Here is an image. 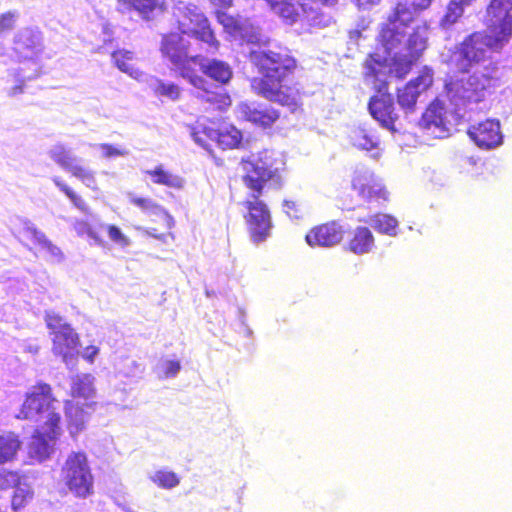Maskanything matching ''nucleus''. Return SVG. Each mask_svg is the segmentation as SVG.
<instances>
[{"label":"nucleus","instance_id":"5701e85b","mask_svg":"<svg viewBox=\"0 0 512 512\" xmlns=\"http://www.w3.org/2000/svg\"><path fill=\"white\" fill-rule=\"evenodd\" d=\"M24 231L27 236L47 253V259L53 263H60L64 260V254L61 249L54 245L46 235L38 230L32 222H25Z\"/></svg>","mask_w":512,"mask_h":512},{"label":"nucleus","instance_id":"39448f33","mask_svg":"<svg viewBox=\"0 0 512 512\" xmlns=\"http://www.w3.org/2000/svg\"><path fill=\"white\" fill-rule=\"evenodd\" d=\"M249 59L262 77L253 78L252 90L259 96L294 111L298 106V90L292 86L296 60L285 47L259 46L249 50Z\"/></svg>","mask_w":512,"mask_h":512},{"label":"nucleus","instance_id":"ea45409f","mask_svg":"<svg viewBox=\"0 0 512 512\" xmlns=\"http://www.w3.org/2000/svg\"><path fill=\"white\" fill-rule=\"evenodd\" d=\"M107 232L109 238L116 244L122 247H126L130 244L128 237L122 233L119 227L115 225H108Z\"/></svg>","mask_w":512,"mask_h":512},{"label":"nucleus","instance_id":"412c9836","mask_svg":"<svg viewBox=\"0 0 512 512\" xmlns=\"http://www.w3.org/2000/svg\"><path fill=\"white\" fill-rule=\"evenodd\" d=\"M343 238V230L336 222H330L311 229L306 237V243L311 247H331Z\"/></svg>","mask_w":512,"mask_h":512},{"label":"nucleus","instance_id":"b1692460","mask_svg":"<svg viewBox=\"0 0 512 512\" xmlns=\"http://www.w3.org/2000/svg\"><path fill=\"white\" fill-rule=\"evenodd\" d=\"M147 85L154 95L161 99L177 101L182 93V89L178 84L154 76L147 79Z\"/></svg>","mask_w":512,"mask_h":512},{"label":"nucleus","instance_id":"1a4fd4ad","mask_svg":"<svg viewBox=\"0 0 512 512\" xmlns=\"http://www.w3.org/2000/svg\"><path fill=\"white\" fill-rule=\"evenodd\" d=\"M48 156L64 171L79 179L86 187L91 189L96 187L94 171L84 166L83 159L76 156L63 144L53 145L48 151Z\"/></svg>","mask_w":512,"mask_h":512},{"label":"nucleus","instance_id":"bb28decb","mask_svg":"<svg viewBox=\"0 0 512 512\" xmlns=\"http://www.w3.org/2000/svg\"><path fill=\"white\" fill-rule=\"evenodd\" d=\"M144 173L151 177L153 183L169 188L181 189L185 183L182 177L165 170L162 164L154 169L145 170Z\"/></svg>","mask_w":512,"mask_h":512},{"label":"nucleus","instance_id":"f03ea898","mask_svg":"<svg viewBox=\"0 0 512 512\" xmlns=\"http://www.w3.org/2000/svg\"><path fill=\"white\" fill-rule=\"evenodd\" d=\"M487 31L474 32L460 43L454 63L468 77L446 84L447 97L457 117H464L471 105L483 101L491 89L498 87L505 70L491 54L502 48L512 36V0H491L484 18Z\"/></svg>","mask_w":512,"mask_h":512},{"label":"nucleus","instance_id":"6ab92c4d","mask_svg":"<svg viewBox=\"0 0 512 512\" xmlns=\"http://www.w3.org/2000/svg\"><path fill=\"white\" fill-rule=\"evenodd\" d=\"M239 111L247 121L264 128L270 127L279 118V112L265 103H241Z\"/></svg>","mask_w":512,"mask_h":512},{"label":"nucleus","instance_id":"f3484780","mask_svg":"<svg viewBox=\"0 0 512 512\" xmlns=\"http://www.w3.org/2000/svg\"><path fill=\"white\" fill-rule=\"evenodd\" d=\"M52 425H38L28 447V454L31 459L42 462L50 457L56 439L60 435V425H56L52 435Z\"/></svg>","mask_w":512,"mask_h":512},{"label":"nucleus","instance_id":"a878e982","mask_svg":"<svg viewBox=\"0 0 512 512\" xmlns=\"http://www.w3.org/2000/svg\"><path fill=\"white\" fill-rule=\"evenodd\" d=\"M365 223L369 224L376 232L384 234L390 237L398 235V220L386 213H376L364 220Z\"/></svg>","mask_w":512,"mask_h":512},{"label":"nucleus","instance_id":"4468645a","mask_svg":"<svg viewBox=\"0 0 512 512\" xmlns=\"http://www.w3.org/2000/svg\"><path fill=\"white\" fill-rule=\"evenodd\" d=\"M419 127L434 138L443 139L451 133V123L447 111L440 100L433 101L422 114Z\"/></svg>","mask_w":512,"mask_h":512},{"label":"nucleus","instance_id":"a18cd8bd","mask_svg":"<svg viewBox=\"0 0 512 512\" xmlns=\"http://www.w3.org/2000/svg\"><path fill=\"white\" fill-rule=\"evenodd\" d=\"M74 229L80 236L89 234L91 230L89 224L84 220H76L74 223Z\"/></svg>","mask_w":512,"mask_h":512},{"label":"nucleus","instance_id":"603ef678","mask_svg":"<svg viewBox=\"0 0 512 512\" xmlns=\"http://www.w3.org/2000/svg\"><path fill=\"white\" fill-rule=\"evenodd\" d=\"M215 7L225 9L231 6L232 0H209Z\"/></svg>","mask_w":512,"mask_h":512},{"label":"nucleus","instance_id":"49530a36","mask_svg":"<svg viewBox=\"0 0 512 512\" xmlns=\"http://www.w3.org/2000/svg\"><path fill=\"white\" fill-rule=\"evenodd\" d=\"M52 181L67 197L73 192V190L59 176H54Z\"/></svg>","mask_w":512,"mask_h":512},{"label":"nucleus","instance_id":"c756f323","mask_svg":"<svg viewBox=\"0 0 512 512\" xmlns=\"http://www.w3.org/2000/svg\"><path fill=\"white\" fill-rule=\"evenodd\" d=\"M94 377L91 374H79L72 379V395L83 399H90L94 395Z\"/></svg>","mask_w":512,"mask_h":512},{"label":"nucleus","instance_id":"2eb2a0df","mask_svg":"<svg viewBox=\"0 0 512 512\" xmlns=\"http://www.w3.org/2000/svg\"><path fill=\"white\" fill-rule=\"evenodd\" d=\"M217 18L235 40L257 45V48L263 42L260 28L249 19L235 18L221 11L217 12Z\"/></svg>","mask_w":512,"mask_h":512},{"label":"nucleus","instance_id":"473e14b6","mask_svg":"<svg viewBox=\"0 0 512 512\" xmlns=\"http://www.w3.org/2000/svg\"><path fill=\"white\" fill-rule=\"evenodd\" d=\"M150 480L163 489H172L179 485L180 479L176 473L161 469L150 475Z\"/></svg>","mask_w":512,"mask_h":512},{"label":"nucleus","instance_id":"de8ad7c7","mask_svg":"<svg viewBox=\"0 0 512 512\" xmlns=\"http://www.w3.org/2000/svg\"><path fill=\"white\" fill-rule=\"evenodd\" d=\"M16 481V475L13 473L2 474L0 473V488L4 489Z\"/></svg>","mask_w":512,"mask_h":512},{"label":"nucleus","instance_id":"0eeeda50","mask_svg":"<svg viewBox=\"0 0 512 512\" xmlns=\"http://www.w3.org/2000/svg\"><path fill=\"white\" fill-rule=\"evenodd\" d=\"M68 489L77 497L86 498L93 492V475L84 452H71L61 471Z\"/></svg>","mask_w":512,"mask_h":512},{"label":"nucleus","instance_id":"a19ab883","mask_svg":"<svg viewBox=\"0 0 512 512\" xmlns=\"http://www.w3.org/2000/svg\"><path fill=\"white\" fill-rule=\"evenodd\" d=\"M34 77H36V75H25L22 72L18 71L15 75L17 84L9 90V95L16 96L18 94H21L23 92L24 82L26 80H31Z\"/></svg>","mask_w":512,"mask_h":512},{"label":"nucleus","instance_id":"4c0bfd02","mask_svg":"<svg viewBox=\"0 0 512 512\" xmlns=\"http://www.w3.org/2000/svg\"><path fill=\"white\" fill-rule=\"evenodd\" d=\"M143 372L144 366L131 358H126L119 368V373L126 377H139Z\"/></svg>","mask_w":512,"mask_h":512},{"label":"nucleus","instance_id":"aec40b11","mask_svg":"<svg viewBox=\"0 0 512 512\" xmlns=\"http://www.w3.org/2000/svg\"><path fill=\"white\" fill-rule=\"evenodd\" d=\"M196 63L199 75L207 76L221 86L229 83L232 79V68L223 60L200 55Z\"/></svg>","mask_w":512,"mask_h":512},{"label":"nucleus","instance_id":"37998d69","mask_svg":"<svg viewBox=\"0 0 512 512\" xmlns=\"http://www.w3.org/2000/svg\"><path fill=\"white\" fill-rule=\"evenodd\" d=\"M284 212L290 219H298L300 217L299 211L296 208V203L290 200H285L283 202Z\"/></svg>","mask_w":512,"mask_h":512},{"label":"nucleus","instance_id":"5fc2aeb1","mask_svg":"<svg viewBox=\"0 0 512 512\" xmlns=\"http://www.w3.org/2000/svg\"><path fill=\"white\" fill-rule=\"evenodd\" d=\"M360 35V32L355 30L350 32V38L353 39L354 37H358Z\"/></svg>","mask_w":512,"mask_h":512},{"label":"nucleus","instance_id":"09e8293b","mask_svg":"<svg viewBox=\"0 0 512 512\" xmlns=\"http://www.w3.org/2000/svg\"><path fill=\"white\" fill-rule=\"evenodd\" d=\"M68 198L73 203V205L75 207H77L78 209H81V210L85 209V207H86L85 201L79 195H77L74 191L72 193H70Z\"/></svg>","mask_w":512,"mask_h":512},{"label":"nucleus","instance_id":"dca6fc26","mask_svg":"<svg viewBox=\"0 0 512 512\" xmlns=\"http://www.w3.org/2000/svg\"><path fill=\"white\" fill-rule=\"evenodd\" d=\"M470 139L483 150H492L503 144L500 121L487 119L468 129Z\"/></svg>","mask_w":512,"mask_h":512},{"label":"nucleus","instance_id":"79ce46f5","mask_svg":"<svg viewBox=\"0 0 512 512\" xmlns=\"http://www.w3.org/2000/svg\"><path fill=\"white\" fill-rule=\"evenodd\" d=\"M98 147L103 151V156L106 158L125 156L128 154V151L121 150V149H119L111 144H107V143L99 144Z\"/></svg>","mask_w":512,"mask_h":512},{"label":"nucleus","instance_id":"f257e3e1","mask_svg":"<svg viewBox=\"0 0 512 512\" xmlns=\"http://www.w3.org/2000/svg\"><path fill=\"white\" fill-rule=\"evenodd\" d=\"M432 0H403L381 24L378 41L383 51L371 54L364 63L367 83L376 91L368 103L370 115L382 128L395 133L394 98L388 93L389 79L404 78L427 48L428 27L416 15Z\"/></svg>","mask_w":512,"mask_h":512},{"label":"nucleus","instance_id":"6e6552de","mask_svg":"<svg viewBox=\"0 0 512 512\" xmlns=\"http://www.w3.org/2000/svg\"><path fill=\"white\" fill-rule=\"evenodd\" d=\"M46 325L53 337V352L60 355L68 365L78 353L79 337L70 324L53 310L45 312Z\"/></svg>","mask_w":512,"mask_h":512},{"label":"nucleus","instance_id":"393cba45","mask_svg":"<svg viewBox=\"0 0 512 512\" xmlns=\"http://www.w3.org/2000/svg\"><path fill=\"white\" fill-rule=\"evenodd\" d=\"M375 246L374 236L368 227L359 226L353 233L349 241V249L357 255L367 254Z\"/></svg>","mask_w":512,"mask_h":512},{"label":"nucleus","instance_id":"e433bc0d","mask_svg":"<svg viewBox=\"0 0 512 512\" xmlns=\"http://www.w3.org/2000/svg\"><path fill=\"white\" fill-rule=\"evenodd\" d=\"M32 497L30 490L27 487L18 486L14 489L11 506L14 511L23 508L27 501Z\"/></svg>","mask_w":512,"mask_h":512},{"label":"nucleus","instance_id":"ddd939ff","mask_svg":"<svg viewBox=\"0 0 512 512\" xmlns=\"http://www.w3.org/2000/svg\"><path fill=\"white\" fill-rule=\"evenodd\" d=\"M271 10L281 17L286 23L294 24L298 21L310 25H319L317 12L310 7L307 10L306 4H300L298 0H265Z\"/></svg>","mask_w":512,"mask_h":512},{"label":"nucleus","instance_id":"9b49d317","mask_svg":"<svg viewBox=\"0 0 512 512\" xmlns=\"http://www.w3.org/2000/svg\"><path fill=\"white\" fill-rule=\"evenodd\" d=\"M191 136L193 140L204 149H209L210 147L208 140L216 142L222 149L236 148L242 140L241 132L234 126L214 129L202 124H197L193 127Z\"/></svg>","mask_w":512,"mask_h":512},{"label":"nucleus","instance_id":"2f4dec72","mask_svg":"<svg viewBox=\"0 0 512 512\" xmlns=\"http://www.w3.org/2000/svg\"><path fill=\"white\" fill-rule=\"evenodd\" d=\"M66 417L68 419V428L70 434L73 437L84 429L85 423L88 421V414L78 406L67 407Z\"/></svg>","mask_w":512,"mask_h":512},{"label":"nucleus","instance_id":"cd10ccee","mask_svg":"<svg viewBox=\"0 0 512 512\" xmlns=\"http://www.w3.org/2000/svg\"><path fill=\"white\" fill-rule=\"evenodd\" d=\"M21 443L18 436L14 433H6L0 435V465L12 461L18 450L20 449Z\"/></svg>","mask_w":512,"mask_h":512},{"label":"nucleus","instance_id":"4d7b16f0","mask_svg":"<svg viewBox=\"0 0 512 512\" xmlns=\"http://www.w3.org/2000/svg\"><path fill=\"white\" fill-rule=\"evenodd\" d=\"M3 53V47L0 45V54Z\"/></svg>","mask_w":512,"mask_h":512},{"label":"nucleus","instance_id":"864d4df0","mask_svg":"<svg viewBox=\"0 0 512 512\" xmlns=\"http://www.w3.org/2000/svg\"><path fill=\"white\" fill-rule=\"evenodd\" d=\"M478 160H479V159H476V158H474V157H465V158H464L465 163H466V164H469V165H471V166L476 165V164H477V162H478Z\"/></svg>","mask_w":512,"mask_h":512},{"label":"nucleus","instance_id":"f8f14e48","mask_svg":"<svg viewBox=\"0 0 512 512\" xmlns=\"http://www.w3.org/2000/svg\"><path fill=\"white\" fill-rule=\"evenodd\" d=\"M352 189L366 202L388 199V192L373 171L365 166H357L352 177Z\"/></svg>","mask_w":512,"mask_h":512},{"label":"nucleus","instance_id":"7ed1b4c3","mask_svg":"<svg viewBox=\"0 0 512 512\" xmlns=\"http://www.w3.org/2000/svg\"><path fill=\"white\" fill-rule=\"evenodd\" d=\"M173 16L178 24L179 33L165 35L161 42L162 55L171 63V70L197 90V98L218 108L228 105L229 96L213 90L220 89V86L209 83L198 74L196 61L200 54L191 53L189 38L201 43L202 49L207 53H215L218 50L219 42L210 28L208 19L196 5L184 1H179L174 6Z\"/></svg>","mask_w":512,"mask_h":512},{"label":"nucleus","instance_id":"8fccbe9b","mask_svg":"<svg viewBox=\"0 0 512 512\" xmlns=\"http://www.w3.org/2000/svg\"><path fill=\"white\" fill-rule=\"evenodd\" d=\"M361 9H369L370 7L378 4L380 0H353Z\"/></svg>","mask_w":512,"mask_h":512},{"label":"nucleus","instance_id":"423d86ee","mask_svg":"<svg viewBox=\"0 0 512 512\" xmlns=\"http://www.w3.org/2000/svg\"><path fill=\"white\" fill-rule=\"evenodd\" d=\"M56 404L58 402L52 397L51 387L44 383L38 384L27 393L18 417L35 421L38 425H52L53 434L61 419Z\"/></svg>","mask_w":512,"mask_h":512},{"label":"nucleus","instance_id":"c03bdc74","mask_svg":"<svg viewBox=\"0 0 512 512\" xmlns=\"http://www.w3.org/2000/svg\"><path fill=\"white\" fill-rule=\"evenodd\" d=\"M81 354V356L89 361V362H93L95 357L97 356V354L99 353V348L97 346H94V345H90V346H87L85 347L81 352H79Z\"/></svg>","mask_w":512,"mask_h":512},{"label":"nucleus","instance_id":"4be33fe9","mask_svg":"<svg viewBox=\"0 0 512 512\" xmlns=\"http://www.w3.org/2000/svg\"><path fill=\"white\" fill-rule=\"evenodd\" d=\"M349 137L354 147L360 150L374 151L371 157L374 159L379 158L380 152L378 147L380 139L376 130L366 124L359 125L350 132Z\"/></svg>","mask_w":512,"mask_h":512},{"label":"nucleus","instance_id":"6e6d98bb","mask_svg":"<svg viewBox=\"0 0 512 512\" xmlns=\"http://www.w3.org/2000/svg\"><path fill=\"white\" fill-rule=\"evenodd\" d=\"M123 510H124L125 512H136L135 510H133V509H131V508H129V507H126V506H124V507H123Z\"/></svg>","mask_w":512,"mask_h":512},{"label":"nucleus","instance_id":"72a5a7b5","mask_svg":"<svg viewBox=\"0 0 512 512\" xmlns=\"http://www.w3.org/2000/svg\"><path fill=\"white\" fill-rule=\"evenodd\" d=\"M130 9L137 11L143 18L147 19L159 5V0H120Z\"/></svg>","mask_w":512,"mask_h":512},{"label":"nucleus","instance_id":"c85d7f7f","mask_svg":"<svg viewBox=\"0 0 512 512\" xmlns=\"http://www.w3.org/2000/svg\"><path fill=\"white\" fill-rule=\"evenodd\" d=\"M474 0H450L446 12L440 21L444 29H449L463 15L466 6H469Z\"/></svg>","mask_w":512,"mask_h":512},{"label":"nucleus","instance_id":"20e7f679","mask_svg":"<svg viewBox=\"0 0 512 512\" xmlns=\"http://www.w3.org/2000/svg\"><path fill=\"white\" fill-rule=\"evenodd\" d=\"M243 182L251 190L245 201L248 210L245 215L248 231L253 243L265 241L272 229L271 214L267 205L259 199L265 184L279 188L282 185L280 170L284 163L274 157V153L264 150L257 155L242 160Z\"/></svg>","mask_w":512,"mask_h":512},{"label":"nucleus","instance_id":"9d476101","mask_svg":"<svg viewBox=\"0 0 512 512\" xmlns=\"http://www.w3.org/2000/svg\"><path fill=\"white\" fill-rule=\"evenodd\" d=\"M433 84V70L424 67L419 75L397 89V103L406 116L415 112L419 97Z\"/></svg>","mask_w":512,"mask_h":512},{"label":"nucleus","instance_id":"7c9ffc66","mask_svg":"<svg viewBox=\"0 0 512 512\" xmlns=\"http://www.w3.org/2000/svg\"><path fill=\"white\" fill-rule=\"evenodd\" d=\"M112 59L118 69L137 78L141 73L130 62L134 59V52L130 50H117L112 53Z\"/></svg>","mask_w":512,"mask_h":512},{"label":"nucleus","instance_id":"c9c22d12","mask_svg":"<svg viewBox=\"0 0 512 512\" xmlns=\"http://www.w3.org/2000/svg\"><path fill=\"white\" fill-rule=\"evenodd\" d=\"M157 370L165 378H174L181 370V363L178 360L162 359L157 365Z\"/></svg>","mask_w":512,"mask_h":512},{"label":"nucleus","instance_id":"f704fd0d","mask_svg":"<svg viewBox=\"0 0 512 512\" xmlns=\"http://www.w3.org/2000/svg\"><path fill=\"white\" fill-rule=\"evenodd\" d=\"M130 202L135 206L139 207L142 211L154 215H159L162 211H164L162 206H160L150 198H143L137 197L135 195H130Z\"/></svg>","mask_w":512,"mask_h":512},{"label":"nucleus","instance_id":"3c124183","mask_svg":"<svg viewBox=\"0 0 512 512\" xmlns=\"http://www.w3.org/2000/svg\"><path fill=\"white\" fill-rule=\"evenodd\" d=\"M238 312H239V320H240L242 326L244 327L245 335L247 337H250L252 335V330L246 324V318H245L244 311L242 309H239Z\"/></svg>","mask_w":512,"mask_h":512},{"label":"nucleus","instance_id":"58836bf2","mask_svg":"<svg viewBox=\"0 0 512 512\" xmlns=\"http://www.w3.org/2000/svg\"><path fill=\"white\" fill-rule=\"evenodd\" d=\"M19 13L17 11H8L0 15V35L3 32L10 31L14 28Z\"/></svg>","mask_w":512,"mask_h":512},{"label":"nucleus","instance_id":"a211bd4d","mask_svg":"<svg viewBox=\"0 0 512 512\" xmlns=\"http://www.w3.org/2000/svg\"><path fill=\"white\" fill-rule=\"evenodd\" d=\"M13 49L20 59L32 60L42 50L40 31L33 28L18 31L14 37Z\"/></svg>","mask_w":512,"mask_h":512}]
</instances>
